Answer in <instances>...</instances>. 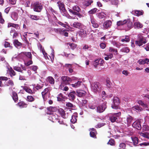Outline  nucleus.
<instances>
[{"label": "nucleus", "instance_id": "f257e3e1", "mask_svg": "<svg viewBox=\"0 0 149 149\" xmlns=\"http://www.w3.org/2000/svg\"><path fill=\"white\" fill-rule=\"evenodd\" d=\"M58 3L60 9V12L63 15L66 17L68 18H70L71 17L67 13L66 10H65L64 4L63 3L61 2H58Z\"/></svg>", "mask_w": 149, "mask_h": 149}, {"label": "nucleus", "instance_id": "f03ea898", "mask_svg": "<svg viewBox=\"0 0 149 149\" xmlns=\"http://www.w3.org/2000/svg\"><path fill=\"white\" fill-rule=\"evenodd\" d=\"M147 41L145 38L141 34L138 35L136 40L135 41V44L137 46H140L145 44Z\"/></svg>", "mask_w": 149, "mask_h": 149}, {"label": "nucleus", "instance_id": "7ed1b4c3", "mask_svg": "<svg viewBox=\"0 0 149 149\" xmlns=\"http://www.w3.org/2000/svg\"><path fill=\"white\" fill-rule=\"evenodd\" d=\"M101 88V84L98 82H94L91 85V90L94 92L100 91Z\"/></svg>", "mask_w": 149, "mask_h": 149}, {"label": "nucleus", "instance_id": "20e7f679", "mask_svg": "<svg viewBox=\"0 0 149 149\" xmlns=\"http://www.w3.org/2000/svg\"><path fill=\"white\" fill-rule=\"evenodd\" d=\"M120 102V100L118 97H114L113 99V103L111 106L112 108L115 109H118Z\"/></svg>", "mask_w": 149, "mask_h": 149}, {"label": "nucleus", "instance_id": "39448f33", "mask_svg": "<svg viewBox=\"0 0 149 149\" xmlns=\"http://www.w3.org/2000/svg\"><path fill=\"white\" fill-rule=\"evenodd\" d=\"M61 84H62L68 85L70 84V83L72 81L71 78L67 76H63L61 77Z\"/></svg>", "mask_w": 149, "mask_h": 149}, {"label": "nucleus", "instance_id": "423d86ee", "mask_svg": "<svg viewBox=\"0 0 149 149\" xmlns=\"http://www.w3.org/2000/svg\"><path fill=\"white\" fill-rule=\"evenodd\" d=\"M42 4L39 2H36L33 4V10L36 12H40L42 9Z\"/></svg>", "mask_w": 149, "mask_h": 149}, {"label": "nucleus", "instance_id": "0eeeda50", "mask_svg": "<svg viewBox=\"0 0 149 149\" xmlns=\"http://www.w3.org/2000/svg\"><path fill=\"white\" fill-rule=\"evenodd\" d=\"M42 97L44 101H46L47 97H49L50 95V91L49 88H46L41 93Z\"/></svg>", "mask_w": 149, "mask_h": 149}, {"label": "nucleus", "instance_id": "6e6552de", "mask_svg": "<svg viewBox=\"0 0 149 149\" xmlns=\"http://www.w3.org/2000/svg\"><path fill=\"white\" fill-rule=\"evenodd\" d=\"M121 113H114L109 116V118L112 122H114L116 121L118 118L121 115Z\"/></svg>", "mask_w": 149, "mask_h": 149}, {"label": "nucleus", "instance_id": "1a4fd4ad", "mask_svg": "<svg viewBox=\"0 0 149 149\" xmlns=\"http://www.w3.org/2000/svg\"><path fill=\"white\" fill-rule=\"evenodd\" d=\"M106 108L105 102L98 106L96 110L97 112L101 113L103 112Z\"/></svg>", "mask_w": 149, "mask_h": 149}, {"label": "nucleus", "instance_id": "9d476101", "mask_svg": "<svg viewBox=\"0 0 149 149\" xmlns=\"http://www.w3.org/2000/svg\"><path fill=\"white\" fill-rule=\"evenodd\" d=\"M138 103L141 105L144 109L147 111H148V113H149V105L144 103L141 100H140L138 101Z\"/></svg>", "mask_w": 149, "mask_h": 149}, {"label": "nucleus", "instance_id": "9b49d317", "mask_svg": "<svg viewBox=\"0 0 149 149\" xmlns=\"http://www.w3.org/2000/svg\"><path fill=\"white\" fill-rule=\"evenodd\" d=\"M132 119V118L131 116H127L126 118H123V120L124 121L125 123H127L128 126H129L131 124Z\"/></svg>", "mask_w": 149, "mask_h": 149}, {"label": "nucleus", "instance_id": "f8f14e48", "mask_svg": "<svg viewBox=\"0 0 149 149\" xmlns=\"http://www.w3.org/2000/svg\"><path fill=\"white\" fill-rule=\"evenodd\" d=\"M112 23L111 21L110 20L106 21L103 24V29H106L110 28L111 26Z\"/></svg>", "mask_w": 149, "mask_h": 149}, {"label": "nucleus", "instance_id": "ddd939ff", "mask_svg": "<svg viewBox=\"0 0 149 149\" xmlns=\"http://www.w3.org/2000/svg\"><path fill=\"white\" fill-rule=\"evenodd\" d=\"M132 126L133 127L138 130H139L141 128L140 122L139 120H136L132 124Z\"/></svg>", "mask_w": 149, "mask_h": 149}, {"label": "nucleus", "instance_id": "4468645a", "mask_svg": "<svg viewBox=\"0 0 149 149\" xmlns=\"http://www.w3.org/2000/svg\"><path fill=\"white\" fill-rule=\"evenodd\" d=\"M125 29L128 30L131 29L133 27V25L132 22L128 20H127V22L125 24Z\"/></svg>", "mask_w": 149, "mask_h": 149}, {"label": "nucleus", "instance_id": "2eb2a0df", "mask_svg": "<svg viewBox=\"0 0 149 149\" xmlns=\"http://www.w3.org/2000/svg\"><path fill=\"white\" fill-rule=\"evenodd\" d=\"M76 93L74 91L70 92L68 95L69 99L71 100H74L75 98Z\"/></svg>", "mask_w": 149, "mask_h": 149}, {"label": "nucleus", "instance_id": "dca6fc26", "mask_svg": "<svg viewBox=\"0 0 149 149\" xmlns=\"http://www.w3.org/2000/svg\"><path fill=\"white\" fill-rule=\"evenodd\" d=\"M58 111L61 116L63 118H66L68 117V114L65 113L63 109L61 108L59 109L58 110Z\"/></svg>", "mask_w": 149, "mask_h": 149}, {"label": "nucleus", "instance_id": "f3484780", "mask_svg": "<svg viewBox=\"0 0 149 149\" xmlns=\"http://www.w3.org/2000/svg\"><path fill=\"white\" fill-rule=\"evenodd\" d=\"M71 26L74 27L81 29L82 28L83 25L81 23L78 22H76L73 23Z\"/></svg>", "mask_w": 149, "mask_h": 149}, {"label": "nucleus", "instance_id": "a211bd4d", "mask_svg": "<svg viewBox=\"0 0 149 149\" xmlns=\"http://www.w3.org/2000/svg\"><path fill=\"white\" fill-rule=\"evenodd\" d=\"M91 21L92 24V26L95 28H98L99 26L98 24L97 23L96 21L94 19L93 17H91Z\"/></svg>", "mask_w": 149, "mask_h": 149}, {"label": "nucleus", "instance_id": "6ab92c4d", "mask_svg": "<svg viewBox=\"0 0 149 149\" xmlns=\"http://www.w3.org/2000/svg\"><path fill=\"white\" fill-rule=\"evenodd\" d=\"M76 95L79 97H82L86 94V92L83 90H77L76 91Z\"/></svg>", "mask_w": 149, "mask_h": 149}, {"label": "nucleus", "instance_id": "aec40b11", "mask_svg": "<svg viewBox=\"0 0 149 149\" xmlns=\"http://www.w3.org/2000/svg\"><path fill=\"white\" fill-rule=\"evenodd\" d=\"M89 131H90V136L93 138H96V132L95 129L94 128H92L90 129Z\"/></svg>", "mask_w": 149, "mask_h": 149}, {"label": "nucleus", "instance_id": "412c9836", "mask_svg": "<svg viewBox=\"0 0 149 149\" xmlns=\"http://www.w3.org/2000/svg\"><path fill=\"white\" fill-rule=\"evenodd\" d=\"M46 80L47 82L52 85H54L55 83V80L52 77L49 76L47 78Z\"/></svg>", "mask_w": 149, "mask_h": 149}, {"label": "nucleus", "instance_id": "4be33fe9", "mask_svg": "<svg viewBox=\"0 0 149 149\" xmlns=\"http://www.w3.org/2000/svg\"><path fill=\"white\" fill-rule=\"evenodd\" d=\"M77 117V113H74L72 116V118L70 120L71 122L73 123H75L77 121L76 118Z\"/></svg>", "mask_w": 149, "mask_h": 149}, {"label": "nucleus", "instance_id": "5701e85b", "mask_svg": "<svg viewBox=\"0 0 149 149\" xmlns=\"http://www.w3.org/2000/svg\"><path fill=\"white\" fill-rule=\"evenodd\" d=\"M139 134L141 136L144 138H146L149 139V133L148 132H145L143 133L142 132H139Z\"/></svg>", "mask_w": 149, "mask_h": 149}, {"label": "nucleus", "instance_id": "b1692460", "mask_svg": "<svg viewBox=\"0 0 149 149\" xmlns=\"http://www.w3.org/2000/svg\"><path fill=\"white\" fill-rule=\"evenodd\" d=\"M78 33L79 36L81 37H84L86 35V31L81 29L79 31Z\"/></svg>", "mask_w": 149, "mask_h": 149}, {"label": "nucleus", "instance_id": "393cba45", "mask_svg": "<svg viewBox=\"0 0 149 149\" xmlns=\"http://www.w3.org/2000/svg\"><path fill=\"white\" fill-rule=\"evenodd\" d=\"M18 14L15 12H13L11 15V18L15 21L17 20L18 18Z\"/></svg>", "mask_w": 149, "mask_h": 149}, {"label": "nucleus", "instance_id": "a878e982", "mask_svg": "<svg viewBox=\"0 0 149 149\" xmlns=\"http://www.w3.org/2000/svg\"><path fill=\"white\" fill-rule=\"evenodd\" d=\"M68 10L70 13H72L74 15H77L78 16V17L79 18H81V17H82V15L78 13V12L74 11L72 10V9H71L68 8Z\"/></svg>", "mask_w": 149, "mask_h": 149}, {"label": "nucleus", "instance_id": "bb28decb", "mask_svg": "<svg viewBox=\"0 0 149 149\" xmlns=\"http://www.w3.org/2000/svg\"><path fill=\"white\" fill-rule=\"evenodd\" d=\"M134 27L138 29L143 27L142 24L138 21L135 22L134 23Z\"/></svg>", "mask_w": 149, "mask_h": 149}, {"label": "nucleus", "instance_id": "cd10ccee", "mask_svg": "<svg viewBox=\"0 0 149 149\" xmlns=\"http://www.w3.org/2000/svg\"><path fill=\"white\" fill-rule=\"evenodd\" d=\"M23 89L27 93L31 94H33L34 93V91L27 86H25L23 88Z\"/></svg>", "mask_w": 149, "mask_h": 149}, {"label": "nucleus", "instance_id": "c85d7f7f", "mask_svg": "<svg viewBox=\"0 0 149 149\" xmlns=\"http://www.w3.org/2000/svg\"><path fill=\"white\" fill-rule=\"evenodd\" d=\"M96 15L100 19H102L106 17L105 14L103 12L97 13Z\"/></svg>", "mask_w": 149, "mask_h": 149}, {"label": "nucleus", "instance_id": "c756f323", "mask_svg": "<svg viewBox=\"0 0 149 149\" xmlns=\"http://www.w3.org/2000/svg\"><path fill=\"white\" fill-rule=\"evenodd\" d=\"M131 109L132 110L136 111H140L142 110V108L138 105L134 106Z\"/></svg>", "mask_w": 149, "mask_h": 149}, {"label": "nucleus", "instance_id": "7c9ffc66", "mask_svg": "<svg viewBox=\"0 0 149 149\" xmlns=\"http://www.w3.org/2000/svg\"><path fill=\"white\" fill-rule=\"evenodd\" d=\"M93 3V1L92 0H85L84 5V6H88Z\"/></svg>", "mask_w": 149, "mask_h": 149}, {"label": "nucleus", "instance_id": "2f4dec72", "mask_svg": "<svg viewBox=\"0 0 149 149\" xmlns=\"http://www.w3.org/2000/svg\"><path fill=\"white\" fill-rule=\"evenodd\" d=\"M12 97L13 100L15 102H17L18 100V97L17 94L15 92H13Z\"/></svg>", "mask_w": 149, "mask_h": 149}, {"label": "nucleus", "instance_id": "473e14b6", "mask_svg": "<svg viewBox=\"0 0 149 149\" xmlns=\"http://www.w3.org/2000/svg\"><path fill=\"white\" fill-rule=\"evenodd\" d=\"M62 29H63L61 28H54L52 29V31L56 33L61 34L63 33Z\"/></svg>", "mask_w": 149, "mask_h": 149}, {"label": "nucleus", "instance_id": "72a5a7b5", "mask_svg": "<svg viewBox=\"0 0 149 149\" xmlns=\"http://www.w3.org/2000/svg\"><path fill=\"white\" fill-rule=\"evenodd\" d=\"M8 70L9 72V74L10 75V76L11 77H12L13 76L15 75L16 74L15 72L13 70L12 68L10 67V68H8Z\"/></svg>", "mask_w": 149, "mask_h": 149}, {"label": "nucleus", "instance_id": "f704fd0d", "mask_svg": "<svg viewBox=\"0 0 149 149\" xmlns=\"http://www.w3.org/2000/svg\"><path fill=\"white\" fill-rule=\"evenodd\" d=\"M82 82L80 81H78L77 83L74 84H70V85L72 87L74 88H77L79 87L81 85Z\"/></svg>", "mask_w": 149, "mask_h": 149}, {"label": "nucleus", "instance_id": "c9c22d12", "mask_svg": "<svg viewBox=\"0 0 149 149\" xmlns=\"http://www.w3.org/2000/svg\"><path fill=\"white\" fill-rule=\"evenodd\" d=\"M29 17L32 20H37L39 19V16L34 15H29Z\"/></svg>", "mask_w": 149, "mask_h": 149}, {"label": "nucleus", "instance_id": "e433bc0d", "mask_svg": "<svg viewBox=\"0 0 149 149\" xmlns=\"http://www.w3.org/2000/svg\"><path fill=\"white\" fill-rule=\"evenodd\" d=\"M17 105L20 108L26 107L27 106V104H25L23 102H21L18 103L17 104Z\"/></svg>", "mask_w": 149, "mask_h": 149}, {"label": "nucleus", "instance_id": "4c0bfd02", "mask_svg": "<svg viewBox=\"0 0 149 149\" xmlns=\"http://www.w3.org/2000/svg\"><path fill=\"white\" fill-rule=\"evenodd\" d=\"M47 109L48 111L51 112L56 111L57 110V109L55 107H47Z\"/></svg>", "mask_w": 149, "mask_h": 149}, {"label": "nucleus", "instance_id": "58836bf2", "mask_svg": "<svg viewBox=\"0 0 149 149\" xmlns=\"http://www.w3.org/2000/svg\"><path fill=\"white\" fill-rule=\"evenodd\" d=\"M127 22V20H124L123 21H120L117 22V24L118 26H120L125 25Z\"/></svg>", "mask_w": 149, "mask_h": 149}, {"label": "nucleus", "instance_id": "ea45409f", "mask_svg": "<svg viewBox=\"0 0 149 149\" xmlns=\"http://www.w3.org/2000/svg\"><path fill=\"white\" fill-rule=\"evenodd\" d=\"M59 88L60 89H61L65 91H68L69 89L68 88L67 86H65L64 87V86H63V84H61L59 86Z\"/></svg>", "mask_w": 149, "mask_h": 149}, {"label": "nucleus", "instance_id": "a19ab883", "mask_svg": "<svg viewBox=\"0 0 149 149\" xmlns=\"http://www.w3.org/2000/svg\"><path fill=\"white\" fill-rule=\"evenodd\" d=\"M72 10L76 11V12H79L81 11V9L79 7L77 6H73L72 8Z\"/></svg>", "mask_w": 149, "mask_h": 149}, {"label": "nucleus", "instance_id": "79ce46f5", "mask_svg": "<svg viewBox=\"0 0 149 149\" xmlns=\"http://www.w3.org/2000/svg\"><path fill=\"white\" fill-rule=\"evenodd\" d=\"M131 139L134 145H136L138 143V139L137 137H132Z\"/></svg>", "mask_w": 149, "mask_h": 149}, {"label": "nucleus", "instance_id": "37998d69", "mask_svg": "<svg viewBox=\"0 0 149 149\" xmlns=\"http://www.w3.org/2000/svg\"><path fill=\"white\" fill-rule=\"evenodd\" d=\"M13 44L16 47L22 45V43L19 42L16 39L14 40Z\"/></svg>", "mask_w": 149, "mask_h": 149}, {"label": "nucleus", "instance_id": "c03bdc74", "mask_svg": "<svg viewBox=\"0 0 149 149\" xmlns=\"http://www.w3.org/2000/svg\"><path fill=\"white\" fill-rule=\"evenodd\" d=\"M8 27H13L15 28H17L18 27V25L17 24L10 23L8 24Z\"/></svg>", "mask_w": 149, "mask_h": 149}, {"label": "nucleus", "instance_id": "a18cd8bd", "mask_svg": "<svg viewBox=\"0 0 149 149\" xmlns=\"http://www.w3.org/2000/svg\"><path fill=\"white\" fill-rule=\"evenodd\" d=\"M44 86V84H37L36 87V88L37 90H39L42 89Z\"/></svg>", "mask_w": 149, "mask_h": 149}, {"label": "nucleus", "instance_id": "49530a36", "mask_svg": "<svg viewBox=\"0 0 149 149\" xmlns=\"http://www.w3.org/2000/svg\"><path fill=\"white\" fill-rule=\"evenodd\" d=\"M111 4L115 6H117L118 3V0H109Z\"/></svg>", "mask_w": 149, "mask_h": 149}, {"label": "nucleus", "instance_id": "de8ad7c7", "mask_svg": "<svg viewBox=\"0 0 149 149\" xmlns=\"http://www.w3.org/2000/svg\"><path fill=\"white\" fill-rule=\"evenodd\" d=\"M120 51L122 52L128 53L129 52L130 50L127 47H124L120 49Z\"/></svg>", "mask_w": 149, "mask_h": 149}, {"label": "nucleus", "instance_id": "09e8293b", "mask_svg": "<svg viewBox=\"0 0 149 149\" xmlns=\"http://www.w3.org/2000/svg\"><path fill=\"white\" fill-rule=\"evenodd\" d=\"M130 40L129 37L128 36H125V38L122 39L121 40V41L123 42H129Z\"/></svg>", "mask_w": 149, "mask_h": 149}, {"label": "nucleus", "instance_id": "8fccbe9b", "mask_svg": "<svg viewBox=\"0 0 149 149\" xmlns=\"http://www.w3.org/2000/svg\"><path fill=\"white\" fill-rule=\"evenodd\" d=\"M13 69L18 72L22 73L23 70H22L21 68L18 66H15L13 67Z\"/></svg>", "mask_w": 149, "mask_h": 149}, {"label": "nucleus", "instance_id": "3c124183", "mask_svg": "<svg viewBox=\"0 0 149 149\" xmlns=\"http://www.w3.org/2000/svg\"><path fill=\"white\" fill-rule=\"evenodd\" d=\"M143 130L145 131L149 132V126L147 125H144L143 126Z\"/></svg>", "mask_w": 149, "mask_h": 149}, {"label": "nucleus", "instance_id": "603ef678", "mask_svg": "<svg viewBox=\"0 0 149 149\" xmlns=\"http://www.w3.org/2000/svg\"><path fill=\"white\" fill-rule=\"evenodd\" d=\"M27 100L29 102H33L34 100V98L32 96H28L27 97Z\"/></svg>", "mask_w": 149, "mask_h": 149}, {"label": "nucleus", "instance_id": "864d4df0", "mask_svg": "<svg viewBox=\"0 0 149 149\" xmlns=\"http://www.w3.org/2000/svg\"><path fill=\"white\" fill-rule=\"evenodd\" d=\"M97 10L96 8H94L92 9L88 12V13L90 14H93L95 13Z\"/></svg>", "mask_w": 149, "mask_h": 149}, {"label": "nucleus", "instance_id": "5fc2aeb1", "mask_svg": "<svg viewBox=\"0 0 149 149\" xmlns=\"http://www.w3.org/2000/svg\"><path fill=\"white\" fill-rule=\"evenodd\" d=\"M106 84L108 88H110L111 86V83L110 82L109 78L107 79Z\"/></svg>", "mask_w": 149, "mask_h": 149}, {"label": "nucleus", "instance_id": "6e6d98bb", "mask_svg": "<svg viewBox=\"0 0 149 149\" xmlns=\"http://www.w3.org/2000/svg\"><path fill=\"white\" fill-rule=\"evenodd\" d=\"M135 15L136 16H139L142 15L143 14V13L141 11L136 10L135 11Z\"/></svg>", "mask_w": 149, "mask_h": 149}, {"label": "nucleus", "instance_id": "4d7b16f0", "mask_svg": "<svg viewBox=\"0 0 149 149\" xmlns=\"http://www.w3.org/2000/svg\"><path fill=\"white\" fill-rule=\"evenodd\" d=\"M4 46L5 47H9L11 48H12V47L10 45V43L6 41L5 42Z\"/></svg>", "mask_w": 149, "mask_h": 149}, {"label": "nucleus", "instance_id": "13d9d810", "mask_svg": "<svg viewBox=\"0 0 149 149\" xmlns=\"http://www.w3.org/2000/svg\"><path fill=\"white\" fill-rule=\"evenodd\" d=\"M69 45L70 46L71 48L72 49H75L77 47L76 44L74 43L69 44Z\"/></svg>", "mask_w": 149, "mask_h": 149}, {"label": "nucleus", "instance_id": "bf43d9fd", "mask_svg": "<svg viewBox=\"0 0 149 149\" xmlns=\"http://www.w3.org/2000/svg\"><path fill=\"white\" fill-rule=\"evenodd\" d=\"M38 49L40 50L41 52H43L44 51H45L44 49L42 48L41 45L40 43L38 44Z\"/></svg>", "mask_w": 149, "mask_h": 149}, {"label": "nucleus", "instance_id": "052dcab7", "mask_svg": "<svg viewBox=\"0 0 149 149\" xmlns=\"http://www.w3.org/2000/svg\"><path fill=\"white\" fill-rule=\"evenodd\" d=\"M141 146H149V141L148 142H144L139 144Z\"/></svg>", "mask_w": 149, "mask_h": 149}, {"label": "nucleus", "instance_id": "680f3d73", "mask_svg": "<svg viewBox=\"0 0 149 149\" xmlns=\"http://www.w3.org/2000/svg\"><path fill=\"white\" fill-rule=\"evenodd\" d=\"M31 68L32 70L34 71L36 73L37 69H38V67L36 65H33L31 67Z\"/></svg>", "mask_w": 149, "mask_h": 149}, {"label": "nucleus", "instance_id": "e2e57ef3", "mask_svg": "<svg viewBox=\"0 0 149 149\" xmlns=\"http://www.w3.org/2000/svg\"><path fill=\"white\" fill-rule=\"evenodd\" d=\"M4 22V20L3 19L2 13L0 12V23L1 24H3Z\"/></svg>", "mask_w": 149, "mask_h": 149}, {"label": "nucleus", "instance_id": "0e129e2a", "mask_svg": "<svg viewBox=\"0 0 149 149\" xmlns=\"http://www.w3.org/2000/svg\"><path fill=\"white\" fill-rule=\"evenodd\" d=\"M145 49L147 51H149V43H148L143 46Z\"/></svg>", "mask_w": 149, "mask_h": 149}, {"label": "nucleus", "instance_id": "69168bd1", "mask_svg": "<svg viewBox=\"0 0 149 149\" xmlns=\"http://www.w3.org/2000/svg\"><path fill=\"white\" fill-rule=\"evenodd\" d=\"M108 144H110L111 146H113L114 144V141L113 139H110L107 143Z\"/></svg>", "mask_w": 149, "mask_h": 149}, {"label": "nucleus", "instance_id": "338daca9", "mask_svg": "<svg viewBox=\"0 0 149 149\" xmlns=\"http://www.w3.org/2000/svg\"><path fill=\"white\" fill-rule=\"evenodd\" d=\"M58 23L60 25H61V26H62L63 27L65 28H67L68 26V25L67 24H65L60 21L58 22Z\"/></svg>", "mask_w": 149, "mask_h": 149}, {"label": "nucleus", "instance_id": "774afa93", "mask_svg": "<svg viewBox=\"0 0 149 149\" xmlns=\"http://www.w3.org/2000/svg\"><path fill=\"white\" fill-rule=\"evenodd\" d=\"M25 54L26 56L29 58L30 59H31L32 58L31 54V52H26Z\"/></svg>", "mask_w": 149, "mask_h": 149}]
</instances>
